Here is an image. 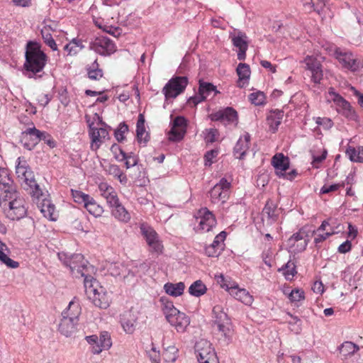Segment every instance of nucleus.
Masks as SVG:
<instances>
[{
    "label": "nucleus",
    "instance_id": "f257e3e1",
    "mask_svg": "<svg viewBox=\"0 0 363 363\" xmlns=\"http://www.w3.org/2000/svg\"><path fill=\"white\" fill-rule=\"evenodd\" d=\"M58 257L66 267H69L74 277L84 278V284L85 281H88L93 277L94 267L89 264L87 260L84 259L82 254L67 256V254L60 252L58 253Z\"/></svg>",
    "mask_w": 363,
    "mask_h": 363
},
{
    "label": "nucleus",
    "instance_id": "f03ea898",
    "mask_svg": "<svg viewBox=\"0 0 363 363\" xmlns=\"http://www.w3.org/2000/svg\"><path fill=\"white\" fill-rule=\"evenodd\" d=\"M6 217L11 220H20L26 216L27 208L24 199L16 191L0 195Z\"/></svg>",
    "mask_w": 363,
    "mask_h": 363
},
{
    "label": "nucleus",
    "instance_id": "7ed1b4c3",
    "mask_svg": "<svg viewBox=\"0 0 363 363\" xmlns=\"http://www.w3.org/2000/svg\"><path fill=\"white\" fill-rule=\"evenodd\" d=\"M46 61L47 56L40 50L38 44L31 41L28 42L26 52L25 69L35 74L43 69Z\"/></svg>",
    "mask_w": 363,
    "mask_h": 363
},
{
    "label": "nucleus",
    "instance_id": "20e7f679",
    "mask_svg": "<svg viewBox=\"0 0 363 363\" xmlns=\"http://www.w3.org/2000/svg\"><path fill=\"white\" fill-rule=\"evenodd\" d=\"M17 162L18 163L16 167L17 177L30 189V194L33 196L39 199L40 196H43V193L35 179L33 172L30 169L25 160L18 157Z\"/></svg>",
    "mask_w": 363,
    "mask_h": 363
},
{
    "label": "nucleus",
    "instance_id": "39448f33",
    "mask_svg": "<svg viewBox=\"0 0 363 363\" xmlns=\"http://www.w3.org/2000/svg\"><path fill=\"white\" fill-rule=\"evenodd\" d=\"M94 119L97 121L91 122L89 119H86V123L89 126V135L90 136L91 143V148L92 150H96L106 140L109 139V133L105 128L106 125L103 122L101 118L95 113Z\"/></svg>",
    "mask_w": 363,
    "mask_h": 363
},
{
    "label": "nucleus",
    "instance_id": "423d86ee",
    "mask_svg": "<svg viewBox=\"0 0 363 363\" xmlns=\"http://www.w3.org/2000/svg\"><path fill=\"white\" fill-rule=\"evenodd\" d=\"M162 311L167 320L175 328L178 333L185 332L190 324V319L185 313L177 309L170 301L163 303Z\"/></svg>",
    "mask_w": 363,
    "mask_h": 363
},
{
    "label": "nucleus",
    "instance_id": "0eeeda50",
    "mask_svg": "<svg viewBox=\"0 0 363 363\" xmlns=\"http://www.w3.org/2000/svg\"><path fill=\"white\" fill-rule=\"evenodd\" d=\"M213 327L221 336L229 340L233 335V328L230 318L224 311L222 306L216 305L213 308Z\"/></svg>",
    "mask_w": 363,
    "mask_h": 363
},
{
    "label": "nucleus",
    "instance_id": "6e6552de",
    "mask_svg": "<svg viewBox=\"0 0 363 363\" xmlns=\"http://www.w3.org/2000/svg\"><path fill=\"white\" fill-rule=\"evenodd\" d=\"M330 55H334L342 67L352 72H356L363 67V61L355 57L351 52H344L340 48L329 45L325 48Z\"/></svg>",
    "mask_w": 363,
    "mask_h": 363
},
{
    "label": "nucleus",
    "instance_id": "1a4fd4ad",
    "mask_svg": "<svg viewBox=\"0 0 363 363\" xmlns=\"http://www.w3.org/2000/svg\"><path fill=\"white\" fill-rule=\"evenodd\" d=\"M84 287L86 294L92 303L101 308H107L110 304V298L104 292L102 287L97 289L94 285H97L96 280L92 277L88 281H85Z\"/></svg>",
    "mask_w": 363,
    "mask_h": 363
},
{
    "label": "nucleus",
    "instance_id": "9d476101",
    "mask_svg": "<svg viewBox=\"0 0 363 363\" xmlns=\"http://www.w3.org/2000/svg\"><path fill=\"white\" fill-rule=\"evenodd\" d=\"M140 229L143 237L149 247V251L157 255L162 254L163 245L154 228L147 223H142L140 225Z\"/></svg>",
    "mask_w": 363,
    "mask_h": 363
},
{
    "label": "nucleus",
    "instance_id": "9b49d317",
    "mask_svg": "<svg viewBox=\"0 0 363 363\" xmlns=\"http://www.w3.org/2000/svg\"><path fill=\"white\" fill-rule=\"evenodd\" d=\"M194 217L198 222V225L195 228L198 233L210 232L217 224L214 214L206 207L198 210Z\"/></svg>",
    "mask_w": 363,
    "mask_h": 363
},
{
    "label": "nucleus",
    "instance_id": "f8f14e48",
    "mask_svg": "<svg viewBox=\"0 0 363 363\" xmlns=\"http://www.w3.org/2000/svg\"><path fill=\"white\" fill-rule=\"evenodd\" d=\"M195 352L199 363H216L217 360L214 349L206 340L201 339L196 342Z\"/></svg>",
    "mask_w": 363,
    "mask_h": 363
},
{
    "label": "nucleus",
    "instance_id": "ddd939ff",
    "mask_svg": "<svg viewBox=\"0 0 363 363\" xmlns=\"http://www.w3.org/2000/svg\"><path fill=\"white\" fill-rule=\"evenodd\" d=\"M188 84L186 77H172L162 89L166 99L175 98L182 93Z\"/></svg>",
    "mask_w": 363,
    "mask_h": 363
},
{
    "label": "nucleus",
    "instance_id": "4468645a",
    "mask_svg": "<svg viewBox=\"0 0 363 363\" xmlns=\"http://www.w3.org/2000/svg\"><path fill=\"white\" fill-rule=\"evenodd\" d=\"M213 121H220L224 125L237 126L238 123V116L237 111L232 107L219 110L209 115Z\"/></svg>",
    "mask_w": 363,
    "mask_h": 363
},
{
    "label": "nucleus",
    "instance_id": "2eb2a0df",
    "mask_svg": "<svg viewBox=\"0 0 363 363\" xmlns=\"http://www.w3.org/2000/svg\"><path fill=\"white\" fill-rule=\"evenodd\" d=\"M329 94L332 96V100L335 104L337 111L339 113L342 114L349 120H356L357 115L347 101H346L340 94L335 92L333 89L329 91Z\"/></svg>",
    "mask_w": 363,
    "mask_h": 363
},
{
    "label": "nucleus",
    "instance_id": "dca6fc26",
    "mask_svg": "<svg viewBox=\"0 0 363 363\" xmlns=\"http://www.w3.org/2000/svg\"><path fill=\"white\" fill-rule=\"evenodd\" d=\"M90 48L103 55H109L116 50L114 43L107 37H99L90 45Z\"/></svg>",
    "mask_w": 363,
    "mask_h": 363
},
{
    "label": "nucleus",
    "instance_id": "f3484780",
    "mask_svg": "<svg viewBox=\"0 0 363 363\" xmlns=\"http://www.w3.org/2000/svg\"><path fill=\"white\" fill-rule=\"evenodd\" d=\"M230 186V183L228 182L226 179L222 178L220 182L214 185V186L210 191L211 202H224L228 197Z\"/></svg>",
    "mask_w": 363,
    "mask_h": 363
},
{
    "label": "nucleus",
    "instance_id": "a211bd4d",
    "mask_svg": "<svg viewBox=\"0 0 363 363\" xmlns=\"http://www.w3.org/2000/svg\"><path fill=\"white\" fill-rule=\"evenodd\" d=\"M279 209L272 201L268 200L262 209L261 218L264 226H271L276 223L279 218Z\"/></svg>",
    "mask_w": 363,
    "mask_h": 363
},
{
    "label": "nucleus",
    "instance_id": "6ab92c4d",
    "mask_svg": "<svg viewBox=\"0 0 363 363\" xmlns=\"http://www.w3.org/2000/svg\"><path fill=\"white\" fill-rule=\"evenodd\" d=\"M41 135L42 131L33 125L22 132L21 142L25 148L31 150L40 141Z\"/></svg>",
    "mask_w": 363,
    "mask_h": 363
},
{
    "label": "nucleus",
    "instance_id": "aec40b11",
    "mask_svg": "<svg viewBox=\"0 0 363 363\" xmlns=\"http://www.w3.org/2000/svg\"><path fill=\"white\" fill-rule=\"evenodd\" d=\"M304 62L306 65V69L311 72L312 82L319 84L323 77L322 65L320 61L312 56H307L304 59Z\"/></svg>",
    "mask_w": 363,
    "mask_h": 363
},
{
    "label": "nucleus",
    "instance_id": "412c9836",
    "mask_svg": "<svg viewBox=\"0 0 363 363\" xmlns=\"http://www.w3.org/2000/svg\"><path fill=\"white\" fill-rule=\"evenodd\" d=\"M146 268L145 263H140L138 265H134L131 269H128L123 264H115L111 268V274L116 277H122L123 278L127 277L129 274H131L132 277H135V275L140 273V270H145Z\"/></svg>",
    "mask_w": 363,
    "mask_h": 363
},
{
    "label": "nucleus",
    "instance_id": "4be33fe9",
    "mask_svg": "<svg viewBox=\"0 0 363 363\" xmlns=\"http://www.w3.org/2000/svg\"><path fill=\"white\" fill-rule=\"evenodd\" d=\"M228 293L237 300L241 301L245 305H251L253 302V297L245 289H240L238 284L225 285Z\"/></svg>",
    "mask_w": 363,
    "mask_h": 363
},
{
    "label": "nucleus",
    "instance_id": "5701e85b",
    "mask_svg": "<svg viewBox=\"0 0 363 363\" xmlns=\"http://www.w3.org/2000/svg\"><path fill=\"white\" fill-rule=\"evenodd\" d=\"M225 237L226 233L225 231H222L217 235L213 242L205 247V254L210 257H218L223 250V242Z\"/></svg>",
    "mask_w": 363,
    "mask_h": 363
},
{
    "label": "nucleus",
    "instance_id": "b1692460",
    "mask_svg": "<svg viewBox=\"0 0 363 363\" xmlns=\"http://www.w3.org/2000/svg\"><path fill=\"white\" fill-rule=\"evenodd\" d=\"M14 191L16 189L10 177L9 170L4 167L0 168V195H5Z\"/></svg>",
    "mask_w": 363,
    "mask_h": 363
},
{
    "label": "nucleus",
    "instance_id": "393cba45",
    "mask_svg": "<svg viewBox=\"0 0 363 363\" xmlns=\"http://www.w3.org/2000/svg\"><path fill=\"white\" fill-rule=\"evenodd\" d=\"M308 235L305 228H301L298 232L294 233L288 240V244L290 247H294L296 242L302 241L300 245H297V250L303 251L306 248L308 242Z\"/></svg>",
    "mask_w": 363,
    "mask_h": 363
},
{
    "label": "nucleus",
    "instance_id": "a878e982",
    "mask_svg": "<svg viewBox=\"0 0 363 363\" xmlns=\"http://www.w3.org/2000/svg\"><path fill=\"white\" fill-rule=\"evenodd\" d=\"M289 157L284 156L282 153L276 154L272 159V164L275 169L277 175L279 177L284 175V172L289 169Z\"/></svg>",
    "mask_w": 363,
    "mask_h": 363
},
{
    "label": "nucleus",
    "instance_id": "bb28decb",
    "mask_svg": "<svg viewBox=\"0 0 363 363\" xmlns=\"http://www.w3.org/2000/svg\"><path fill=\"white\" fill-rule=\"evenodd\" d=\"M216 89V86L213 84L200 81L199 94L191 98L190 101L194 104H198L199 103L204 101L211 92L215 91L217 93L218 91Z\"/></svg>",
    "mask_w": 363,
    "mask_h": 363
},
{
    "label": "nucleus",
    "instance_id": "cd10ccee",
    "mask_svg": "<svg viewBox=\"0 0 363 363\" xmlns=\"http://www.w3.org/2000/svg\"><path fill=\"white\" fill-rule=\"evenodd\" d=\"M250 135L246 133L241 136L234 147V155L241 160L247 153L250 147Z\"/></svg>",
    "mask_w": 363,
    "mask_h": 363
},
{
    "label": "nucleus",
    "instance_id": "c85d7f7f",
    "mask_svg": "<svg viewBox=\"0 0 363 363\" xmlns=\"http://www.w3.org/2000/svg\"><path fill=\"white\" fill-rule=\"evenodd\" d=\"M82 313V308L79 298H74L69 303L68 306L62 311V316L79 321V317Z\"/></svg>",
    "mask_w": 363,
    "mask_h": 363
},
{
    "label": "nucleus",
    "instance_id": "c756f323",
    "mask_svg": "<svg viewBox=\"0 0 363 363\" xmlns=\"http://www.w3.org/2000/svg\"><path fill=\"white\" fill-rule=\"evenodd\" d=\"M232 42L233 45L239 49L238 59L239 60H244L248 48L246 35L242 33H239L238 35L233 37Z\"/></svg>",
    "mask_w": 363,
    "mask_h": 363
},
{
    "label": "nucleus",
    "instance_id": "7c9ffc66",
    "mask_svg": "<svg viewBox=\"0 0 363 363\" xmlns=\"http://www.w3.org/2000/svg\"><path fill=\"white\" fill-rule=\"evenodd\" d=\"M77 320L68 318L67 316H62L58 330L63 335L70 337L77 331Z\"/></svg>",
    "mask_w": 363,
    "mask_h": 363
},
{
    "label": "nucleus",
    "instance_id": "2f4dec72",
    "mask_svg": "<svg viewBox=\"0 0 363 363\" xmlns=\"http://www.w3.org/2000/svg\"><path fill=\"white\" fill-rule=\"evenodd\" d=\"M112 151H116L118 150L120 152L119 155H116V159L118 161H125V164L127 169H129L132 167L135 166L138 164V157L130 152V154H126L123 150H121L118 146L114 145L111 147Z\"/></svg>",
    "mask_w": 363,
    "mask_h": 363
},
{
    "label": "nucleus",
    "instance_id": "473e14b6",
    "mask_svg": "<svg viewBox=\"0 0 363 363\" xmlns=\"http://www.w3.org/2000/svg\"><path fill=\"white\" fill-rule=\"evenodd\" d=\"M112 345L110 335L108 332H101L99 337V345L92 347L91 352L95 354H100L103 350H108Z\"/></svg>",
    "mask_w": 363,
    "mask_h": 363
},
{
    "label": "nucleus",
    "instance_id": "72a5a7b5",
    "mask_svg": "<svg viewBox=\"0 0 363 363\" xmlns=\"http://www.w3.org/2000/svg\"><path fill=\"white\" fill-rule=\"evenodd\" d=\"M111 215L118 221L128 223L130 220V213L126 210L121 202L111 208Z\"/></svg>",
    "mask_w": 363,
    "mask_h": 363
},
{
    "label": "nucleus",
    "instance_id": "f704fd0d",
    "mask_svg": "<svg viewBox=\"0 0 363 363\" xmlns=\"http://www.w3.org/2000/svg\"><path fill=\"white\" fill-rule=\"evenodd\" d=\"M38 200V206L43 216L51 220H55V206L48 199H43L40 202V199Z\"/></svg>",
    "mask_w": 363,
    "mask_h": 363
},
{
    "label": "nucleus",
    "instance_id": "c9c22d12",
    "mask_svg": "<svg viewBox=\"0 0 363 363\" xmlns=\"http://www.w3.org/2000/svg\"><path fill=\"white\" fill-rule=\"evenodd\" d=\"M284 117V111L281 110L272 111L267 118V124L274 133L278 129Z\"/></svg>",
    "mask_w": 363,
    "mask_h": 363
},
{
    "label": "nucleus",
    "instance_id": "e433bc0d",
    "mask_svg": "<svg viewBox=\"0 0 363 363\" xmlns=\"http://www.w3.org/2000/svg\"><path fill=\"white\" fill-rule=\"evenodd\" d=\"M237 74L239 77L237 82L238 86L242 88L247 82L250 76V66L245 63H240L236 69Z\"/></svg>",
    "mask_w": 363,
    "mask_h": 363
},
{
    "label": "nucleus",
    "instance_id": "4c0bfd02",
    "mask_svg": "<svg viewBox=\"0 0 363 363\" xmlns=\"http://www.w3.org/2000/svg\"><path fill=\"white\" fill-rule=\"evenodd\" d=\"M184 283L182 281L176 284L168 282L164 285L166 294L174 297L181 296L184 293Z\"/></svg>",
    "mask_w": 363,
    "mask_h": 363
},
{
    "label": "nucleus",
    "instance_id": "58836bf2",
    "mask_svg": "<svg viewBox=\"0 0 363 363\" xmlns=\"http://www.w3.org/2000/svg\"><path fill=\"white\" fill-rule=\"evenodd\" d=\"M9 252V250L8 249L6 245L2 242L0 245V262L11 269H16L18 267V262L11 259L8 256Z\"/></svg>",
    "mask_w": 363,
    "mask_h": 363
},
{
    "label": "nucleus",
    "instance_id": "ea45409f",
    "mask_svg": "<svg viewBox=\"0 0 363 363\" xmlns=\"http://www.w3.org/2000/svg\"><path fill=\"white\" fill-rule=\"evenodd\" d=\"M84 207L91 215H93L96 218L100 217L104 213V208L91 196L87 200L86 203H85Z\"/></svg>",
    "mask_w": 363,
    "mask_h": 363
},
{
    "label": "nucleus",
    "instance_id": "a19ab883",
    "mask_svg": "<svg viewBox=\"0 0 363 363\" xmlns=\"http://www.w3.org/2000/svg\"><path fill=\"white\" fill-rule=\"evenodd\" d=\"M359 350V346L350 341L344 342L339 347L340 352L345 359L351 357Z\"/></svg>",
    "mask_w": 363,
    "mask_h": 363
},
{
    "label": "nucleus",
    "instance_id": "79ce46f5",
    "mask_svg": "<svg viewBox=\"0 0 363 363\" xmlns=\"http://www.w3.org/2000/svg\"><path fill=\"white\" fill-rule=\"evenodd\" d=\"M84 48L82 40L74 38L67 43L64 49L69 55H75Z\"/></svg>",
    "mask_w": 363,
    "mask_h": 363
},
{
    "label": "nucleus",
    "instance_id": "37998d69",
    "mask_svg": "<svg viewBox=\"0 0 363 363\" xmlns=\"http://www.w3.org/2000/svg\"><path fill=\"white\" fill-rule=\"evenodd\" d=\"M346 155L352 162H363V147L357 148L349 146L346 150Z\"/></svg>",
    "mask_w": 363,
    "mask_h": 363
},
{
    "label": "nucleus",
    "instance_id": "c03bdc74",
    "mask_svg": "<svg viewBox=\"0 0 363 363\" xmlns=\"http://www.w3.org/2000/svg\"><path fill=\"white\" fill-rule=\"evenodd\" d=\"M328 0H302L303 6L310 11H315L320 13L324 9Z\"/></svg>",
    "mask_w": 363,
    "mask_h": 363
},
{
    "label": "nucleus",
    "instance_id": "a18cd8bd",
    "mask_svg": "<svg viewBox=\"0 0 363 363\" xmlns=\"http://www.w3.org/2000/svg\"><path fill=\"white\" fill-rule=\"evenodd\" d=\"M207 291L206 285L201 280L194 281L189 288V293L196 297L203 295Z\"/></svg>",
    "mask_w": 363,
    "mask_h": 363
},
{
    "label": "nucleus",
    "instance_id": "49530a36",
    "mask_svg": "<svg viewBox=\"0 0 363 363\" xmlns=\"http://www.w3.org/2000/svg\"><path fill=\"white\" fill-rule=\"evenodd\" d=\"M163 359L167 362H174L178 357V349L174 345H171L164 349Z\"/></svg>",
    "mask_w": 363,
    "mask_h": 363
},
{
    "label": "nucleus",
    "instance_id": "de8ad7c7",
    "mask_svg": "<svg viewBox=\"0 0 363 363\" xmlns=\"http://www.w3.org/2000/svg\"><path fill=\"white\" fill-rule=\"evenodd\" d=\"M279 271H283V274L287 280H291L297 273L296 264L291 261H289L284 266L279 269Z\"/></svg>",
    "mask_w": 363,
    "mask_h": 363
},
{
    "label": "nucleus",
    "instance_id": "09e8293b",
    "mask_svg": "<svg viewBox=\"0 0 363 363\" xmlns=\"http://www.w3.org/2000/svg\"><path fill=\"white\" fill-rule=\"evenodd\" d=\"M88 76L91 79L94 80H99L103 77V71L99 68V64L96 60H94L88 69Z\"/></svg>",
    "mask_w": 363,
    "mask_h": 363
},
{
    "label": "nucleus",
    "instance_id": "8fccbe9b",
    "mask_svg": "<svg viewBox=\"0 0 363 363\" xmlns=\"http://www.w3.org/2000/svg\"><path fill=\"white\" fill-rule=\"evenodd\" d=\"M71 192L74 201L79 204H82L83 206L85 205V203H86L87 200L91 197L90 195L79 190L72 189Z\"/></svg>",
    "mask_w": 363,
    "mask_h": 363
},
{
    "label": "nucleus",
    "instance_id": "3c124183",
    "mask_svg": "<svg viewBox=\"0 0 363 363\" xmlns=\"http://www.w3.org/2000/svg\"><path fill=\"white\" fill-rule=\"evenodd\" d=\"M288 315L291 317V320L288 321L290 330L296 334L300 333L301 330V319L298 317L294 316L289 313H288Z\"/></svg>",
    "mask_w": 363,
    "mask_h": 363
},
{
    "label": "nucleus",
    "instance_id": "603ef678",
    "mask_svg": "<svg viewBox=\"0 0 363 363\" xmlns=\"http://www.w3.org/2000/svg\"><path fill=\"white\" fill-rule=\"evenodd\" d=\"M99 190L101 196L105 199L116 192L111 186L106 182H101L99 184Z\"/></svg>",
    "mask_w": 363,
    "mask_h": 363
},
{
    "label": "nucleus",
    "instance_id": "864d4df0",
    "mask_svg": "<svg viewBox=\"0 0 363 363\" xmlns=\"http://www.w3.org/2000/svg\"><path fill=\"white\" fill-rule=\"evenodd\" d=\"M186 133V129L172 126L169 138L170 140L179 141L182 140Z\"/></svg>",
    "mask_w": 363,
    "mask_h": 363
},
{
    "label": "nucleus",
    "instance_id": "5fc2aeb1",
    "mask_svg": "<svg viewBox=\"0 0 363 363\" xmlns=\"http://www.w3.org/2000/svg\"><path fill=\"white\" fill-rule=\"evenodd\" d=\"M249 99L255 106L263 105L265 102V95L262 91H256L250 94Z\"/></svg>",
    "mask_w": 363,
    "mask_h": 363
},
{
    "label": "nucleus",
    "instance_id": "6e6d98bb",
    "mask_svg": "<svg viewBox=\"0 0 363 363\" xmlns=\"http://www.w3.org/2000/svg\"><path fill=\"white\" fill-rule=\"evenodd\" d=\"M334 234H335V232L333 229L327 230L325 233H321V232H320L317 233L316 234H313V235H315L314 243L315 244L316 247H318V244L323 242V241H325L329 237L332 236Z\"/></svg>",
    "mask_w": 363,
    "mask_h": 363
},
{
    "label": "nucleus",
    "instance_id": "4d7b16f0",
    "mask_svg": "<svg viewBox=\"0 0 363 363\" xmlns=\"http://www.w3.org/2000/svg\"><path fill=\"white\" fill-rule=\"evenodd\" d=\"M204 140L206 143H213L217 140L218 131L216 128L206 129Z\"/></svg>",
    "mask_w": 363,
    "mask_h": 363
},
{
    "label": "nucleus",
    "instance_id": "13d9d810",
    "mask_svg": "<svg viewBox=\"0 0 363 363\" xmlns=\"http://www.w3.org/2000/svg\"><path fill=\"white\" fill-rule=\"evenodd\" d=\"M128 131V127L125 123H121L118 129L115 131V137L118 142L124 140V134Z\"/></svg>",
    "mask_w": 363,
    "mask_h": 363
},
{
    "label": "nucleus",
    "instance_id": "bf43d9fd",
    "mask_svg": "<svg viewBox=\"0 0 363 363\" xmlns=\"http://www.w3.org/2000/svg\"><path fill=\"white\" fill-rule=\"evenodd\" d=\"M318 125L322 126L325 130H329L333 125V122L329 118L316 117L314 118Z\"/></svg>",
    "mask_w": 363,
    "mask_h": 363
},
{
    "label": "nucleus",
    "instance_id": "052dcab7",
    "mask_svg": "<svg viewBox=\"0 0 363 363\" xmlns=\"http://www.w3.org/2000/svg\"><path fill=\"white\" fill-rule=\"evenodd\" d=\"M304 292L298 289H295L289 294V298L291 302L300 301L304 299Z\"/></svg>",
    "mask_w": 363,
    "mask_h": 363
},
{
    "label": "nucleus",
    "instance_id": "680f3d73",
    "mask_svg": "<svg viewBox=\"0 0 363 363\" xmlns=\"http://www.w3.org/2000/svg\"><path fill=\"white\" fill-rule=\"evenodd\" d=\"M145 128V118L143 114H140L136 125V135L146 134Z\"/></svg>",
    "mask_w": 363,
    "mask_h": 363
},
{
    "label": "nucleus",
    "instance_id": "e2e57ef3",
    "mask_svg": "<svg viewBox=\"0 0 363 363\" xmlns=\"http://www.w3.org/2000/svg\"><path fill=\"white\" fill-rule=\"evenodd\" d=\"M121 325L123 330L127 333H133L135 330L134 322L130 320H125L124 318L121 319Z\"/></svg>",
    "mask_w": 363,
    "mask_h": 363
},
{
    "label": "nucleus",
    "instance_id": "0e129e2a",
    "mask_svg": "<svg viewBox=\"0 0 363 363\" xmlns=\"http://www.w3.org/2000/svg\"><path fill=\"white\" fill-rule=\"evenodd\" d=\"M344 183L342 184H335L331 185L325 184L320 189V194H328L330 192L337 191L340 186H343Z\"/></svg>",
    "mask_w": 363,
    "mask_h": 363
},
{
    "label": "nucleus",
    "instance_id": "69168bd1",
    "mask_svg": "<svg viewBox=\"0 0 363 363\" xmlns=\"http://www.w3.org/2000/svg\"><path fill=\"white\" fill-rule=\"evenodd\" d=\"M218 151L216 150H211L208 151L204 156L205 159V165L210 166L213 163V158L218 156Z\"/></svg>",
    "mask_w": 363,
    "mask_h": 363
},
{
    "label": "nucleus",
    "instance_id": "338daca9",
    "mask_svg": "<svg viewBox=\"0 0 363 363\" xmlns=\"http://www.w3.org/2000/svg\"><path fill=\"white\" fill-rule=\"evenodd\" d=\"M40 140H43L50 147L53 148L55 147V142L52 136L45 131H42Z\"/></svg>",
    "mask_w": 363,
    "mask_h": 363
},
{
    "label": "nucleus",
    "instance_id": "774afa93",
    "mask_svg": "<svg viewBox=\"0 0 363 363\" xmlns=\"http://www.w3.org/2000/svg\"><path fill=\"white\" fill-rule=\"evenodd\" d=\"M51 30H52V28L50 26H45L41 30V35L43 39L44 40L45 43L48 41L53 39Z\"/></svg>",
    "mask_w": 363,
    "mask_h": 363
}]
</instances>
